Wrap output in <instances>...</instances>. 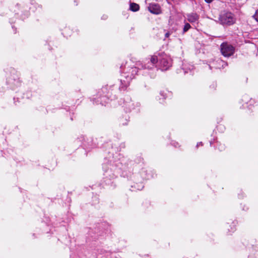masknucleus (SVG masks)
<instances>
[{"mask_svg":"<svg viewBox=\"0 0 258 258\" xmlns=\"http://www.w3.org/2000/svg\"><path fill=\"white\" fill-rule=\"evenodd\" d=\"M190 27L191 26L189 23H185L183 29V33H184L187 32L190 28Z\"/></svg>","mask_w":258,"mask_h":258,"instance_id":"obj_12","label":"nucleus"},{"mask_svg":"<svg viewBox=\"0 0 258 258\" xmlns=\"http://www.w3.org/2000/svg\"><path fill=\"white\" fill-rule=\"evenodd\" d=\"M209 67L210 68V69H211V68H212L211 65H210V66H209Z\"/></svg>","mask_w":258,"mask_h":258,"instance_id":"obj_23","label":"nucleus"},{"mask_svg":"<svg viewBox=\"0 0 258 258\" xmlns=\"http://www.w3.org/2000/svg\"><path fill=\"white\" fill-rule=\"evenodd\" d=\"M160 95L162 97L163 99H165V95H164V94L163 93H160Z\"/></svg>","mask_w":258,"mask_h":258,"instance_id":"obj_15","label":"nucleus"},{"mask_svg":"<svg viewBox=\"0 0 258 258\" xmlns=\"http://www.w3.org/2000/svg\"><path fill=\"white\" fill-rule=\"evenodd\" d=\"M206 2L207 3H210L212 2V0H205Z\"/></svg>","mask_w":258,"mask_h":258,"instance_id":"obj_18","label":"nucleus"},{"mask_svg":"<svg viewBox=\"0 0 258 258\" xmlns=\"http://www.w3.org/2000/svg\"><path fill=\"white\" fill-rule=\"evenodd\" d=\"M169 35H170V34H169V33H166L165 34V37H169Z\"/></svg>","mask_w":258,"mask_h":258,"instance_id":"obj_19","label":"nucleus"},{"mask_svg":"<svg viewBox=\"0 0 258 258\" xmlns=\"http://www.w3.org/2000/svg\"><path fill=\"white\" fill-rule=\"evenodd\" d=\"M155 56L158 58L157 68L161 71H166L172 66L171 58L165 53H159Z\"/></svg>","mask_w":258,"mask_h":258,"instance_id":"obj_4","label":"nucleus"},{"mask_svg":"<svg viewBox=\"0 0 258 258\" xmlns=\"http://www.w3.org/2000/svg\"><path fill=\"white\" fill-rule=\"evenodd\" d=\"M202 142H199V143H198L197 145V147H198L199 146L201 145L202 146Z\"/></svg>","mask_w":258,"mask_h":258,"instance_id":"obj_16","label":"nucleus"},{"mask_svg":"<svg viewBox=\"0 0 258 258\" xmlns=\"http://www.w3.org/2000/svg\"><path fill=\"white\" fill-rule=\"evenodd\" d=\"M234 47L227 43H223L221 45V52L225 57H229L234 52Z\"/></svg>","mask_w":258,"mask_h":258,"instance_id":"obj_7","label":"nucleus"},{"mask_svg":"<svg viewBox=\"0 0 258 258\" xmlns=\"http://www.w3.org/2000/svg\"><path fill=\"white\" fill-rule=\"evenodd\" d=\"M14 82L16 83V84H19L18 80H14Z\"/></svg>","mask_w":258,"mask_h":258,"instance_id":"obj_21","label":"nucleus"},{"mask_svg":"<svg viewBox=\"0 0 258 258\" xmlns=\"http://www.w3.org/2000/svg\"><path fill=\"white\" fill-rule=\"evenodd\" d=\"M140 7L138 4L131 3L130 6V10L133 12H137L139 10Z\"/></svg>","mask_w":258,"mask_h":258,"instance_id":"obj_11","label":"nucleus"},{"mask_svg":"<svg viewBox=\"0 0 258 258\" xmlns=\"http://www.w3.org/2000/svg\"><path fill=\"white\" fill-rule=\"evenodd\" d=\"M173 145L175 147H178V143L177 142H174L173 143Z\"/></svg>","mask_w":258,"mask_h":258,"instance_id":"obj_14","label":"nucleus"},{"mask_svg":"<svg viewBox=\"0 0 258 258\" xmlns=\"http://www.w3.org/2000/svg\"><path fill=\"white\" fill-rule=\"evenodd\" d=\"M148 9L151 13L154 14H159L161 12L160 6L157 4H151Z\"/></svg>","mask_w":258,"mask_h":258,"instance_id":"obj_8","label":"nucleus"},{"mask_svg":"<svg viewBox=\"0 0 258 258\" xmlns=\"http://www.w3.org/2000/svg\"><path fill=\"white\" fill-rule=\"evenodd\" d=\"M111 92H110L107 87H103L99 91L95 99V103L97 104H101L105 105L108 102L109 97H111Z\"/></svg>","mask_w":258,"mask_h":258,"instance_id":"obj_5","label":"nucleus"},{"mask_svg":"<svg viewBox=\"0 0 258 258\" xmlns=\"http://www.w3.org/2000/svg\"><path fill=\"white\" fill-rule=\"evenodd\" d=\"M137 67L127 68L126 71L123 72L120 79L121 88H125L129 85L131 81L137 74L139 70H141L139 63L136 64Z\"/></svg>","mask_w":258,"mask_h":258,"instance_id":"obj_2","label":"nucleus"},{"mask_svg":"<svg viewBox=\"0 0 258 258\" xmlns=\"http://www.w3.org/2000/svg\"><path fill=\"white\" fill-rule=\"evenodd\" d=\"M227 66V63L224 61L223 60L218 59L216 61V64L214 66V68L216 69H220L221 68H224L225 67Z\"/></svg>","mask_w":258,"mask_h":258,"instance_id":"obj_10","label":"nucleus"},{"mask_svg":"<svg viewBox=\"0 0 258 258\" xmlns=\"http://www.w3.org/2000/svg\"><path fill=\"white\" fill-rule=\"evenodd\" d=\"M122 165L118 161L111 160L109 163L103 164V175L109 179L115 178L121 173Z\"/></svg>","mask_w":258,"mask_h":258,"instance_id":"obj_1","label":"nucleus"},{"mask_svg":"<svg viewBox=\"0 0 258 258\" xmlns=\"http://www.w3.org/2000/svg\"><path fill=\"white\" fill-rule=\"evenodd\" d=\"M106 18H107V16H106V15H104V16H103V17H102V19H106Z\"/></svg>","mask_w":258,"mask_h":258,"instance_id":"obj_20","label":"nucleus"},{"mask_svg":"<svg viewBox=\"0 0 258 258\" xmlns=\"http://www.w3.org/2000/svg\"><path fill=\"white\" fill-rule=\"evenodd\" d=\"M186 17L188 21L191 23L198 22L199 19V16L195 13L187 14Z\"/></svg>","mask_w":258,"mask_h":258,"instance_id":"obj_9","label":"nucleus"},{"mask_svg":"<svg viewBox=\"0 0 258 258\" xmlns=\"http://www.w3.org/2000/svg\"><path fill=\"white\" fill-rule=\"evenodd\" d=\"M235 225H234L233 227L231 228V231L233 232L234 231H235Z\"/></svg>","mask_w":258,"mask_h":258,"instance_id":"obj_17","label":"nucleus"},{"mask_svg":"<svg viewBox=\"0 0 258 258\" xmlns=\"http://www.w3.org/2000/svg\"><path fill=\"white\" fill-rule=\"evenodd\" d=\"M253 17L254 18L255 20L257 22H258V10H256V11L255 12V13L254 15L253 16Z\"/></svg>","mask_w":258,"mask_h":258,"instance_id":"obj_13","label":"nucleus"},{"mask_svg":"<svg viewBox=\"0 0 258 258\" xmlns=\"http://www.w3.org/2000/svg\"><path fill=\"white\" fill-rule=\"evenodd\" d=\"M184 72H185V73H187V71H184Z\"/></svg>","mask_w":258,"mask_h":258,"instance_id":"obj_24","label":"nucleus"},{"mask_svg":"<svg viewBox=\"0 0 258 258\" xmlns=\"http://www.w3.org/2000/svg\"><path fill=\"white\" fill-rule=\"evenodd\" d=\"M146 62H145V64H143L142 63L139 62V66H140L141 69L148 70L146 71L145 73H148L149 75H150L151 78H154L155 76V75L153 72H150V71H154L157 70V64L158 62V58L155 56V55H152L151 56L150 60H146Z\"/></svg>","mask_w":258,"mask_h":258,"instance_id":"obj_3","label":"nucleus"},{"mask_svg":"<svg viewBox=\"0 0 258 258\" xmlns=\"http://www.w3.org/2000/svg\"><path fill=\"white\" fill-rule=\"evenodd\" d=\"M143 187H144L143 185H141V188H138V189H142L143 188Z\"/></svg>","mask_w":258,"mask_h":258,"instance_id":"obj_22","label":"nucleus"},{"mask_svg":"<svg viewBox=\"0 0 258 258\" xmlns=\"http://www.w3.org/2000/svg\"><path fill=\"white\" fill-rule=\"evenodd\" d=\"M219 21L223 25H231L235 23L236 18L232 13L224 12L220 15Z\"/></svg>","mask_w":258,"mask_h":258,"instance_id":"obj_6","label":"nucleus"}]
</instances>
